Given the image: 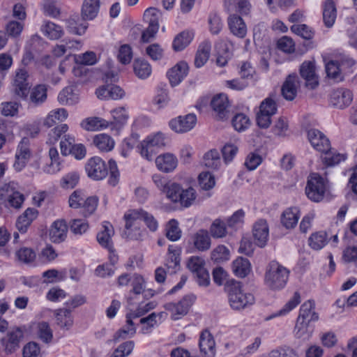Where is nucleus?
<instances>
[{
	"label": "nucleus",
	"instance_id": "nucleus-1",
	"mask_svg": "<svg viewBox=\"0 0 357 357\" xmlns=\"http://www.w3.org/2000/svg\"><path fill=\"white\" fill-rule=\"evenodd\" d=\"M225 10L230 15L227 19L228 26L233 35L243 38L247 34V26L243 20L236 14L248 15L251 5L248 0H224Z\"/></svg>",
	"mask_w": 357,
	"mask_h": 357
},
{
	"label": "nucleus",
	"instance_id": "nucleus-2",
	"mask_svg": "<svg viewBox=\"0 0 357 357\" xmlns=\"http://www.w3.org/2000/svg\"><path fill=\"white\" fill-rule=\"evenodd\" d=\"M225 289L228 295L229 305L233 310H241L245 309L253 305L255 302L253 294L244 291L240 282L234 280L228 281Z\"/></svg>",
	"mask_w": 357,
	"mask_h": 357
},
{
	"label": "nucleus",
	"instance_id": "nucleus-3",
	"mask_svg": "<svg viewBox=\"0 0 357 357\" xmlns=\"http://www.w3.org/2000/svg\"><path fill=\"white\" fill-rule=\"evenodd\" d=\"M289 271L276 261H271L266 268L265 284L272 290L283 289L289 279Z\"/></svg>",
	"mask_w": 357,
	"mask_h": 357
},
{
	"label": "nucleus",
	"instance_id": "nucleus-4",
	"mask_svg": "<svg viewBox=\"0 0 357 357\" xmlns=\"http://www.w3.org/2000/svg\"><path fill=\"white\" fill-rule=\"evenodd\" d=\"M165 138L162 133L158 132L154 135L147 137L143 140L139 148L141 155L149 161H151L158 153L160 149L165 146Z\"/></svg>",
	"mask_w": 357,
	"mask_h": 357
},
{
	"label": "nucleus",
	"instance_id": "nucleus-5",
	"mask_svg": "<svg viewBox=\"0 0 357 357\" xmlns=\"http://www.w3.org/2000/svg\"><path fill=\"white\" fill-rule=\"evenodd\" d=\"M326 191V184L324 179L317 174H312L307 179L305 194L312 201H321Z\"/></svg>",
	"mask_w": 357,
	"mask_h": 357
},
{
	"label": "nucleus",
	"instance_id": "nucleus-6",
	"mask_svg": "<svg viewBox=\"0 0 357 357\" xmlns=\"http://www.w3.org/2000/svg\"><path fill=\"white\" fill-rule=\"evenodd\" d=\"M196 298V296L192 294H187L178 302L167 303L164 307L166 310L171 313L172 318L174 320H178L188 312Z\"/></svg>",
	"mask_w": 357,
	"mask_h": 357
},
{
	"label": "nucleus",
	"instance_id": "nucleus-7",
	"mask_svg": "<svg viewBox=\"0 0 357 357\" xmlns=\"http://www.w3.org/2000/svg\"><path fill=\"white\" fill-rule=\"evenodd\" d=\"M204 259L198 256L189 258L187 266L196 276V281L199 286L207 287L210 283L209 273L205 268Z\"/></svg>",
	"mask_w": 357,
	"mask_h": 357
},
{
	"label": "nucleus",
	"instance_id": "nucleus-8",
	"mask_svg": "<svg viewBox=\"0 0 357 357\" xmlns=\"http://www.w3.org/2000/svg\"><path fill=\"white\" fill-rule=\"evenodd\" d=\"M29 146L30 141L27 137H23L17 146L15 156V160L13 164L14 169L17 172H20L25 167L31 158V153Z\"/></svg>",
	"mask_w": 357,
	"mask_h": 357
},
{
	"label": "nucleus",
	"instance_id": "nucleus-9",
	"mask_svg": "<svg viewBox=\"0 0 357 357\" xmlns=\"http://www.w3.org/2000/svg\"><path fill=\"white\" fill-rule=\"evenodd\" d=\"M86 171L88 176L94 180H102L108 174L105 162L100 157H93L86 165Z\"/></svg>",
	"mask_w": 357,
	"mask_h": 357
},
{
	"label": "nucleus",
	"instance_id": "nucleus-10",
	"mask_svg": "<svg viewBox=\"0 0 357 357\" xmlns=\"http://www.w3.org/2000/svg\"><path fill=\"white\" fill-rule=\"evenodd\" d=\"M196 123V115L194 114H188L172 119L169 125L171 129L176 132L183 133L191 130L195 126Z\"/></svg>",
	"mask_w": 357,
	"mask_h": 357
},
{
	"label": "nucleus",
	"instance_id": "nucleus-11",
	"mask_svg": "<svg viewBox=\"0 0 357 357\" xmlns=\"http://www.w3.org/2000/svg\"><path fill=\"white\" fill-rule=\"evenodd\" d=\"M300 75L305 79V85L307 88L314 89L319 85L314 62L304 61L300 67Z\"/></svg>",
	"mask_w": 357,
	"mask_h": 357
},
{
	"label": "nucleus",
	"instance_id": "nucleus-12",
	"mask_svg": "<svg viewBox=\"0 0 357 357\" xmlns=\"http://www.w3.org/2000/svg\"><path fill=\"white\" fill-rule=\"evenodd\" d=\"M300 86L301 82L298 75L294 73L290 74L282 86V95L287 100L291 101L296 97Z\"/></svg>",
	"mask_w": 357,
	"mask_h": 357
},
{
	"label": "nucleus",
	"instance_id": "nucleus-13",
	"mask_svg": "<svg viewBox=\"0 0 357 357\" xmlns=\"http://www.w3.org/2000/svg\"><path fill=\"white\" fill-rule=\"evenodd\" d=\"M352 100L353 93L347 89H337L331 93L330 102L331 105L339 109H344L348 107Z\"/></svg>",
	"mask_w": 357,
	"mask_h": 357
},
{
	"label": "nucleus",
	"instance_id": "nucleus-14",
	"mask_svg": "<svg viewBox=\"0 0 357 357\" xmlns=\"http://www.w3.org/2000/svg\"><path fill=\"white\" fill-rule=\"evenodd\" d=\"M158 13L159 11L154 8H149L145 10L144 16L146 17H151V18L149 20V26L142 32V42L148 43L151 38H154L155 33L158 32L159 29V24L157 22Z\"/></svg>",
	"mask_w": 357,
	"mask_h": 357
},
{
	"label": "nucleus",
	"instance_id": "nucleus-15",
	"mask_svg": "<svg viewBox=\"0 0 357 357\" xmlns=\"http://www.w3.org/2000/svg\"><path fill=\"white\" fill-rule=\"evenodd\" d=\"M311 145L318 151L326 152L331 149V143L326 136L317 129H310L307 132Z\"/></svg>",
	"mask_w": 357,
	"mask_h": 357
},
{
	"label": "nucleus",
	"instance_id": "nucleus-16",
	"mask_svg": "<svg viewBox=\"0 0 357 357\" xmlns=\"http://www.w3.org/2000/svg\"><path fill=\"white\" fill-rule=\"evenodd\" d=\"M27 78L28 73L25 69L20 68L16 71L13 86L14 87L15 93L20 98H24L27 96L29 90Z\"/></svg>",
	"mask_w": 357,
	"mask_h": 357
},
{
	"label": "nucleus",
	"instance_id": "nucleus-17",
	"mask_svg": "<svg viewBox=\"0 0 357 357\" xmlns=\"http://www.w3.org/2000/svg\"><path fill=\"white\" fill-rule=\"evenodd\" d=\"M6 200L7 202L6 206L7 207H12L15 209L22 208L25 197L24 195L18 190L17 185L15 182L9 183Z\"/></svg>",
	"mask_w": 357,
	"mask_h": 357
},
{
	"label": "nucleus",
	"instance_id": "nucleus-18",
	"mask_svg": "<svg viewBox=\"0 0 357 357\" xmlns=\"http://www.w3.org/2000/svg\"><path fill=\"white\" fill-rule=\"evenodd\" d=\"M252 232L255 243L259 247H264L269 236V229L266 221L261 219L256 222L253 226Z\"/></svg>",
	"mask_w": 357,
	"mask_h": 357
},
{
	"label": "nucleus",
	"instance_id": "nucleus-19",
	"mask_svg": "<svg viewBox=\"0 0 357 357\" xmlns=\"http://www.w3.org/2000/svg\"><path fill=\"white\" fill-rule=\"evenodd\" d=\"M128 216L137 220H142L147 227L151 231H155L158 227V223L153 215L143 209H132L128 211Z\"/></svg>",
	"mask_w": 357,
	"mask_h": 357
},
{
	"label": "nucleus",
	"instance_id": "nucleus-20",
	"mask_svg": "<svg viewBox=\"0 0 357 357\" xmlns=\"http://www.w3.org/2000/svg\"><path fill=\"white\" fill-rule=\"evenodd\" d=\"M215 341L208 331H203L199 337V346L204 357H214L215 354Z\"/></svg>",
	"mask_w": 357,
	"mask_h": 357
},
{
	"label": "nucleus",
	"instance_id": "nucleus-21",
	"mask_svg": "<svg viewBox=\"0 0 357 357\" xmlns=\"http://www.w3.org/2000/svg\"><path fill=\"white\" fill-rule=\"evenodd\" d=\"M124 219L126 220V226L123 232V236L133 241L142 240L144 231L136 226L137 220L128 217V212L125 213Z\"/></svg>",
	"mask_w": 357,
	"mask_h": 357
},
{
	"label": "nucleus",
	"instance_id": "nucleus-22",
	"mask_svg": "<svg viewBox=\"0 0 357 357\" xmlns=\"http://www.w3.org/2000/svg\"><path fill=\"white\" fill-rule=\"evenodd\" d=\"M188 65L182 61L177 63L167 72L169 82L172 86L178 85L187 76Z\"/></svg>",
	"mask_w": 357,
	"mask_h": 357
},
{
	"label": "nucleus",
	"instance_id": "nucleus-23",
	"mask_svg": "<svg viewBox=\"0 0 357 357\" xmlns=\"http://www.w3.org/2000/svg\"><path fill=\"white\" fill-rule=\"evenodd\" d=\"M68 226L63 220H58L53 222L50 230V238L54 243L63 241L67 236Z\"/></svg>",
	"mask_w": 357,
	"mask_h": 357
},
{
	"label": "nucleus",
	"instance_id": "nucleus-24",
	"mask_svg": "<svg viewBox=\"0 0 357 357\" xmlns=\"http://www.w3.org/2000/svg\"><path fill=\"white\" fill-rule=\"evenodd\" d=\"M114 234L113 226L110 222L105 221L102 224V230L97 234L96 238L99 244L107 249H111L113 246L112 237Z\"/></svg>",
	"mask_w": 357,
	"mask_h": 357
},
{
	"label": "nucleus",
	"instance_id": "nucleus-25",
	"mask_svg": "<svg viewBox=\"0 0 357 357\" xmlns=\"http://www.w3.org/2000/svg\"><path fill=\"white\" fill-rule=\"evenodd\" d=\"M38 215V211L37 209L33 208H26L17 219L16 227L18 231L22 234L25 233L31 222L36 219Z\"/></svg>",
	"mask_w": 357,
	"mask_h": 357
},
{
	"label": "nucleus",
	"instance_id": "nucleus-26",
	"mask_svg": "<svg viewBox=\"0 0 357 357\" xmlns=\"http://www.w3.org/2000/svg\"><path fill=\"white\" fill-rule=\"evenodd\" d=\"M229 105L228 98L225 94L214 96L211 102L213 109L217 113L220 119L227 117Z\"/></svg>",
	"mask_w": 357,
	"mask_h": 357
},
{
	"label": "nucleus",
	"instance_id": "nucleus-27",
	"mask_svg": "<svg viewBox=\"0 0 357 357\" xmlns=\"http://www.w3.org/2000/svg\"><path fill=\"white\" fill-rule=\"evenodd\" d=\"M100 0H84L81 15L84 20H92L95 19L100 10Z\"/></svg>",
	"mask_w": 357,
	"mask_h": 357
},
{
	"label": "nucleus",
	"instance_id": "nucleus-28",
	"mask_svg": "<svg viewBox=\"0 0 357 357\" xmlns=\"http://www.w3.org/2000/svg\"><path fill=\"white\" fill-rule=\"evenodd\" d=\"M176 158L171 153H165L155 158V165L158 169L163 172H172L177 166Z\"/></svg>",
	"mask_w": 357,
	"mask_h": 357
},
{
	"label": "nucleus",
	"instance_id": "nucleus-29",
	"mask_svg": "<svg viewBox=\"0 0 357 357\" xmlns=\"http://www.w3.org/2000/svg\"><path fill=\"white\" fill-rule=\"evenodd\" d=\"M47 98V87L45 84H38L30 91L29 104L38 107L43 104Z\"/></svg>",
	"mask_w": 357,
	"mask_h": 357
},
{
	"label": "nucleus",
	"instance_id": "nucleus-30",
	"mask_svg": "<svg viewBox=\"0 0 357 357\" xmlns=\"http://www.w3.org/2000/svg\"><path fill=\"white\" fill-rule=\"evenodd\" d=\"M314 301L309 300L305 302L300 308L299 315L297 319L308 323L317 321L319 316L314 311Z\"/></svg>",
	"mask_w": 357,
	"mask_h": 357
},
{
	"label": "nucleus",
	"instance_id": "nucleus-31",
	"mask_svg": "<svg viewBox=\"0 0 357 357\" xmlns=\"http://www.w3.org/2000/svg\"><path fill=\"white\" fill-rule=\"evenodd\" d=\"M192 239L195 248L199 251H206L211 247V238L206 229H199L192 236Z\"/></svg>",
	"mask_w": 357,
	"mask_h": 357
},
{
	"label": "nucleus",
	"instance_id": "nucleus-32",
	"mask_svg": "<svg viewBox=\"0 0 357 357\" xmlns=\"http://www.w3.org/2000/svg\"><path fill=\"white\" fill-rule=\"evenodd\" d=\"M300 218V211L297 207H291L286 209L282 214L281 222L287 229L296 227Z\"/></svg>",
	"mask_w": 357,
	"mask_h": 357
},
{
	"label": "nucleus",
	"instance_id": "nucleus-33",
	"mask_svg": "<svg viewBox=\"0 0 357 357\" xmlns=\"http://www.w3.org/2000/svg\"><path fill=\"white\" fill-rule=\"evenodd\" d=\"M71 309L60 308L55 311L56 324L61 328L68 330L73 324Z\"/></svg>",
	"mask_w": 357,
	"mask_h": 357
},
{
	"label": "nucleus",
	"instance_id": "nucleus-34",
	"mask_svg": "<svg viewBox=\"0 0 357 357\" xmlns=\"http://www.w3.org/2000/svg\"><path fill=\"white\" fill-rule=\"evenodd\" d=\"M23 332L20 328H15L8 332V340L5 344L7 353H13L20 347V342L23 338Z\"/></svg>",
	"mask_w": 357,
	"mask_h": 357
},
{
	"label": "nucleus",
	"instance_id": "nucleus-35",
	"mask_svg": "<svg viewBox=\"0 0 357 357\" xmlns=\"http://www.w3.org/2000/svg\"><path fill=\"white\" fill-rule=\"evenodd\" d=\"M136 333V328L134 326L132 319L126 315V325L117 331L113 337V341L117 342L121 340H126L132 337Z\"/></svg>",
	"mask_w": 357,
	"mask_h": 357
},
{
	"label": "nucleus",
	"instance_id": "nucleus-36",
	"mask_svg": "<svg viewBox=\"0 0 357 357\" xmlns=\"http://www.w3.org/2000/svg\"><path fill=\"white\" fill-rule=\"evenodd\" d=\"M211 50V43L205 40L202 43L197 51L195 58V65L197 68L202 67L208 60Z\"/></svg>",
	"mask_w": 357,
	"mask_h": 357
},
{
	"label": "nucleus",
	"instance_id": "nucleus-37",
	"mask_svg": "<svg viewBox=\"0 0 357 357\" xmlns=\"http://www.w3.org/2000/svg\"><path fill=\"white\" fill-rule=\"evenodd\" d=\"M109 123L100 117H89L83 120L81 126L88 131H97L109 127Z\"/></svg>",
	"mask_w": 357,
	"mask_h": 357
},
{
	"label": "nucleus",
	"instance_id": "nucleus-38",
	"mask_svg": "<svg viewBox=\"0 0 357 357\" xmlns=\"http://www.w3.org/2000/svg\"><path fill=\"white\" fill-rule=\"evenodd\" d=\"M41 31L50 40H57L63 35L62 27L50 21L44 22L41 26Z\"/></svg>",
	"mask_w": 357,
	"mask_h": 357
},
{
	"label": "nucleus",
	"instance_id": "nucleus-39",
	"mask_svg": "<svg viewBox=\"0 0 357 357\" xmlns=\"http://www.w3.org/2000/svg\"><path fill=\"white\" fill-rule=\"evenodd\" d=\"M232 270L234 273L239 278L246 277L251 270V266L249 260L243 257H238L232 263Z\"/></svg>",
	"mask_w": 357,
	"mask_h": 357
},
{
	"label": "nucleus",
	"instance_id": "nucleus-40",
	"mask_svg": "<svg viewBox=\"0 0 357 357\" xmlns=\"http://www.w3.org/2000/svg\"><path fill=\"white\" fill-rule=\"evenodd\" d=\"M337 16L336 8L332 0H327L323 9V20L326 26L330 28L335 23Z\"/></svg>",
	"mask_w": 357,
	"mask_h": 357
},
{
	"label": "nucleus",
	"instance_id": "nucleus-41",
	"mask_svg": "<svg viewBox=\"0 0 357 357\" xmlns=\"http://www.w3.org/2000/svg\"><path fill=\"white\" fill-rule=\"evenodd\" d=\"M93 144L100 151L108 152L114 149L115 143L109 135L99 134L94 137Z\"/></svg>",
	"mask_w": 357,
	"mask_h": 357
},
{
	"label": "nucleus",
	"instance_id": "nucleus-42",
	"mask_svg": "<svg viewBox=\"0 0 357 357\" xmlns=\"http://www.w3.org/2000/svg\"><path fill=\"white\" fill-rule=\"evenodd\" d=\"M58 101L63 105H73L78 102L77 94L74 93L72 86L64 88L58 95Z\"/></svg>",
	"mask_w": 357,
	"mask_h": 357
},
{
	"label": "nucleus",
	"instance_id": "nucleus-43",
	"mask_svg": "<svg viewBox=\"0 0 357 357\" xmlns=\"http://www.w3.org/2000/svg\"><path fill=\"white\" fill-rule=\"evenodd\" d=\"M227 225L221 219L216 218L212 222L209 233L215 238H222L227 234Z\"/></svg>",
	"mask_w": 357,
	"mask_h": 357
},
{
	"label": "nucleus",
	"instance_id": "nucleus-44",
	"mask_svg": "<svg viewBox=\"0 0 357 357\" xmlns=\"http://www.w3.org/2000/svg\"><path fill=\"white\" fill-rule=\"evenodd\" d=\"M133 69L135 75L142 79H146L151 73V67L144 59H136L133 63Z\"/></svg>",
	"mask_w": 357,
	"mask_h": 357
},
{
	"label": "nucleus",
	"instance_id": "nucleus-45",
	"mask_svg": "<svg viewBox=\"0 0 357 357\" xmlns=\"http://www.w3.org/2000/svg\"><path fill=\"white\" fill-rule=\"evenodd\" d=\"M114 122L109 125L115 127L117 130L121 129L127 122L128 114L125 107H119L112 111Z\"/></svg>",
	"mask_w": 357,
	"mask_h": 357
},
{
	"label": "nucleus",
	"instance_id": "nucleus-46",
	"mask_svg": "<svg viewBox=\"0 0 357 357\" xmlns=\"http://www.w3.org/2000/svg\"><path fill=\"white\" fill-rule=\"evenodd\" d=\"M309 245L315 250L323 248L328 243L327 234L325 231H318L312 234L309 238Z\"/></svg>",
	"mask_w": 357,
	"mask_h": 357
},
{
	"label": "nucleus",
	"instance_id": "nucleus-47",
	"mask_svg": "<svg viewBox=\"0 0 357 357\" xmlns=\"http://www.w3.org/2000/svg\"><path fill=\"white\" fill-rule=\"evenodd\" d=\"M192 40V35L188 31H183L178 34L172 43L173 49L176 51H181L185 49Z\"/></svg>",
	"mask_w": 357,
	"mask_h": 357
},
{
	"label": "nucleus",
	"instance_id": "nucleus-48",
	"mask_svg": "<svg viewBox=\"0 0 357 357\" xmlns=\"http://www.w3.org/2000/svg\"><path fill=\"white\" fill-rule=\"evenodd\" d=\"M203 165L210 169H218L220 164L219 152L216 149H212L204 154Z\"/></svg>",
	"mask_w": 357,
	"mask_h": 357
},
{
	"label": "nucleus",
	"instance_id": "nucleus-49",
	"mask_svg": "<svg viewBox=\"0 0 357 357\" xmlns=\"http://www.w3.org/2000/svg\"><path fill=\"white\" fill-rule=\"evenodd\" d=\"M166 236L172 241H176L181 238V230L177 220L172 219L168 222L166 227Z\"/></svg>",
	"mask_w": 357,
	"mask_h": 357
},
{
	"label": "nucleus",
	"instance_id": "nucleus-50",
	"mask_svg": "<svg viewBox=\"0 0 357 357\" xmlns=\"http://www.w3.org/2000/svg\"><path fill=\"white\" fill-rule=\"evenodd\" d=\"M15 256L20 261L30 264L35 260L36 255L33 249L23 247L16 251Z\"/></svg>",
	"mask_w": 357,
	"mask_h": 357
},
{
	"label": "nucleus",
	"instance_id": "nucleus-51",
	"mask_svg": "<svg viewBox=\"0 0 357 357\" xmlns=\"http://www.w3.org/2000/svg\"><path fill=\"white\" fill-rule=\"evenodd\" d=\"M259 109L271 116L274 115L278 109L276 96H271L264 99L260 104Z\"/></svg>",
	"mask_w": 357,
	"mask_h": 357
},
{
	"label": "nucleus",
	"instance_id": "nucleus-52",
	"mask_svg": "<svg viewBox=\"0 0 357 357\" xmlns=\"http://www.w3.org/2000/svg\"><path fill=\"white\" fill-rule=\"evenodd\" d=\"M229 255V249L224 245H219L211 252V258L215 262H222L227 261Z\"/></svg>",
	"mask_w": 357,
	"mask_h": 357
},
{
	"label": "nucleus",
	"instance_id": "nucleus-53",
	"mask_svg": "<svg viewBox=\"0 0 357 357\" xmlns=\"http://www.w3.org/2000/svg\"><path fill=\"white\" fill-rule=\"evenodd\" d=\"M38 335L44 343L52 342L53 333L48 323L43 321L38 324Z\"/></svg>",
	"mask_w": 357,
	"mask_h": 357
},
{
	"label": "nucleus",
	"instance_id": "nucleus-54",
	"mask_svg": "<svg viewBox=\"0 0 357 357\" xmlns=\"http://www.w3.org/2000/svg\"><path fill=\"white\" fill-rule=\"evenodd\" d=\"M98 204V198L96 196L86 197L82 206V214L87 217L93 214L97 208Z\"/></svg>",
	"mask_w": 357,
	"mask_h": 357
},
{
	"label": "nucleus",
	"instance_id": "nucleus-55",
	"mask_svg": "<svg viewBox=\"0 0 357 357\" xmlns=\"http://www.w3.org/2000/svg\"><path fill=\"white\" fill-rule=\"evenodd\" d=\"M323 153H324L323 161L326 165L328 167L338 165L340 162L344 161L346 159L344 155L333 152L331 149Z\"/></svg>",
	"mask_w": 357,
	"mask_h": 357
},
{
	"label": "nucleus",
	"instance_id": "nucleus-56",
	"mask_svg": "<svg viewBox=\"0 0 357 357\" xmlns=\"http://www.w3.org/2000/svg\"><path fill=\"white\" fill-rule=\"evenodd\" d=\"M181 192V187L180 185L171 181L162 192L165 194L167 198L170 201L178 202Z\"/></svg>",
	"mask_w": 357,
	"mask_h": 357
},
{
	"label": "nucleus",
	"instance_id": "nucleus-57",
	"mask_svg": "<svg viewBox=\"0 0 357 357\" xmlns=\"http://www.w3.org/2000/svg\"><path fill=\"white\" fill-rule=\"evenodd\" d=\"M134 347L135 342L133 341H126L121 344L109 357H126L132 353Z\"/></svg>",
	"mask_w": 357,
	"mask_h": 357
},
{
	"label": "nucleus",
	"instance_id": "nucleus-58",
	"mask_svg": "<svg viewBox=\"0 0 357 357\" xmlns=\"http://www.w3.org/2000/svg\"><path fill=\"white\" fill-rule=\"evenodd\" d=\"M62 154L67 155L72 154L77 159H82L86 155V149L82 144H74L71 148H66L64 145L62 146Z\"/></svg>",
	"mask_w": 357,
	"mask_h": 357
},
{
	"label": "nucleus",
	"instance_id": "nucleus-59",
	"mask_svg": "<svg viewBox=\"0 0 357 357\" xmlns=\"http://www.w3.org/2000/svg\"><path fill=\"white\" fill-rule=\"evenodd\" d=\"M309 324L303 321L297 319L294 328L295 336L297 338L308 339L312 334V331L309 330Z\"/></svg>",
	"mask_w": 357,
	"mask_h": 357
},
{
	"label": "nucleus",
	"instance_id": "nucleus-60",
	"mask_svg": "<svg viewBox=\"0 0 357 357\" xmlns=\"http://www.w3.org/2000/svg\"><path fill=\"white\" fill-rule=\"evenodd\" d=\"M291 31L305 40L313 38L314 31L306 24H294L291 26Z\"/></svg>",
	"mask_w": 357,
	"mask_h": 357
},
{
	"label": "nucleus",
	"instance_id": "nucleus-61",
	"mask_svg": "<svg viewBox=\"0 0 357 357\" xmlns=\"http://www.w3.org/2000/svg\"><path fill=\"white\" fill-rule=\"evenodd\" d=\"M232 126L238 132L243 131L250 126V119L244 114H236L232 119Z\"/></svg>",
	"mask_w": 357,
	"mask_h": 357
},
{
	"label": "nucleus",
	"instance_id": "nucleus-62",
	"mask_svg": "<svg viewBox=\"0 0 357 357\" xmlns=\"http://www.w3.org/2000/svg\"><path fill=\"white\" fill-rule=\"evenodd\" d=\"M301 303V296L298 291H296L293 297L280 310L275 316H282L289 313L294 309Z\"/></svg>",
	"mask_w": 357,
	"mask_h": 357
},
{
	"label": "nucleus",
	"instance_id": "nucleus-63",
	"mask_svg": "<svg viewBox=\"0 0 357 357\" xmlns=\"http://www.w3.org/2000/svg\"><path fill=\"white\" fill-rule=\"evenodd\" d=\"M196 198L195 190L192 188H188L181 190L178 202L185 207L190 206Z\"/></svg>",
	"mask_w": 357,
	"mask_h": 357
},
{
	"label": "nucleus",
	"instance_id": "nucleus-64",
	"mask_svg": "<svg viewBox=\"0 0 357 357\" xmlns=\"http://www.w3.org/2000/svg\"><path fill=\"white\" fill-rule=\"evenodd\" d=\"M340 70L341 68L336 61L332 60L326 63V72L327 76L330 78L337 81L341 80Z\"/></svg>",
	"mask_w": 357,
	"mask_h": 357
}]
</instances>
